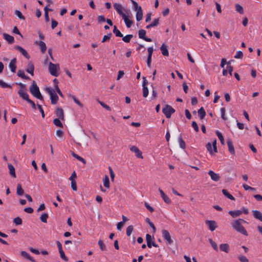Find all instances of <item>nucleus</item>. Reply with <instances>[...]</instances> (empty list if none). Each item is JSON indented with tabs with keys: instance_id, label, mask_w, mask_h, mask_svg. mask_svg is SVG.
I'll use <instances>...</instances> for the list:
<instances>
[{
	"instance_id": "obj_1",
	"label": "nucleus",
	"mask_w": 262,
	"mask_h": 262,
	"mask_svg": "<svg viewBox=\"0 0 262 262\" xmlns=\"http://www.w3.org/2000/svg\"><path fill=\"white\" fill-rule=\"evenodd\" d=\"M30 92L31 94L36 98L40 100H43V98L39 91V88L35 81H33L32 84L30 87Z\"/></svg>"
},
{
	"instance_id": "obj_2",
	"label": "nucleus",
	"mask_w": 262,
	"mask_h": 262,
	"mask_svg": "<svg viewBox=\"0 0 262 262\" xmlns=\"http://www.w3.org/2000/svg\"><path fill=\"white\" fill-rule=\"evenodd\" d=\"M231 225L233 228L235 229L237 232L245 236L248 235V232L245 228L243 226L242 224L239 222V220H237L233 221L231 223Z\"/></svg>"
},
{
	"instance_id": "obj_3",
	"label": "nucleus",
	"mask_w": 262,
	"mask_h": 262,
	"mask_svg": "<svg viewBox=\"0 0 262 262\" xmlns=\"http://www.w3.org/2000/svg\"><path fill=\"white\" fill-rule=\"evenodd\" d=\"M46 91L49 93L51 98V102L52 104H56L58 100V97L54 89L47 88Z\"/></svg>"
},
{
	"instance_id": "obj_4",
	"label": "nucleus",
	"mask_w": 262,
	"mask_h": 262,
	"mask_svg": "<svg viewBox=\"0 0 262 262\" xmlns=\"http://www.w3.org/2000/svg\"><path fill=\"white\" fill-rule=\"evenodd\" d=\"M59 64H54L51 62L49 63V71L50 74L52 76L57 77L58 75L57 73V70H59Z\"/></svg>"
},
{
	"instance_id": "obj_5",
	"label": "nucleus",
	"mask_w": 262,
	"mask_h": 262,
	"mask_svg": "<svg viewBox=\"0 0 262 262\" xmlns=\"http://www.w3.org/2000/svg\"><path fill=\"white\" fill-rule=\"evenodd\" d=\"M162 112L167 118H169L172 114L175 112V110L170 105H166L163 108Z\"/></svg>"
},
{
	"instance_id": "obj_6",
	"label": "nucleus",
	"mask_w": 262,
	"mask_h": 262,
	"mask_svg": "<svg viewBox=\"0 0 262 262\" xmlns=\"http://www.w3.org/2000/svg\"><path fill=\"white\" fill-rule=\"evenodd\" d=\"M206 147L207 150L209 152V153L211 155H213V152H217V147H216V140L214 139L213 140V141L212 142V147H213V150H212V145L210 142H208L207 143Z\"/></svg>"
},
{
	"instance_id": "obj_7",
	"label": "nucleus",
	"mask_w": 262,
	"mask_h": 262,
	"mask_svg": "<svg viewBox=\"0 0 262 262\" xmlns=\"http://www.w3.org/2000/svg\"><path fill=\"white\" fill-rule=\"evenodd\" d=\"M162 233L163 237L168 244L170 245L173 243V241L171 238L170 233L167 230L165 229L162 230Z\"/></svg>"
},
{
	"instance_id": "obj_8",
	"label": "nucleus",
	"mask_w": 262,
	"mask_h": 262,
	"mask_svg": "<svg viewBox=\"0 0 262 262\" xmlns=\"http://www.w3.org/2000/svg\"><path fill=\"white\" fill-rule=\"evenodd\" d=\"M146 241L147 243V246L148 248H151L152 246L155 247H158V245L156 244L155 242L152 241V238L150 234H147L146 235Z\"/></svg>"
},
{
	"instance_id": "obj_9",
	"label": "nucleus",
	"mask_w": 262,
	"mask_h": 262,
	"mask_svg": "<svg viewBox=\"0 0 262 262\" xmlns=\"http://www.w3.org/2000/svg\"><path fill=\"white\" fill-rule=\"evenodd\" d=\"M146 31L143 29H141L138 32L139 37L141 39L144 40L147 42H150L152 41L151 39L146 37Z\"/></svg>"
},
{
	"instance_id": "obj_10",
	"label": "nucleus",
	"mask_w": 262,
	"mask_h": 262,
	"mask_svg": "<svg viewBox=\"0 0 262 262\" xmlns=\"http://www.w3.org/2000/svg\"><path fill=\"white\" fill-rule=\"evenodd\" d=\"M205 223L208 226V228L211 231H213L216 228L217 225L214 221L207 220Z\"/></svg>"
},
{
	"instance_id": "obj_11",
	"label": "nucleus",
	"mask_w": 262,
	"mask_h": 262,
	"mask_svg": "<svg viewBox=\"0 0 262 262\" xmlns=\"http://www.w3.org/2000/svg\"><path fill=\"white\" fill-rule=\"evenodd\" d=\"M14 49H16L19 52H20L21 53V54L28 59L30 58V57L28 52H27V51L24 48H23L19 46H15L14 47Z\"/></svg>"
},
{
	"instance_id": "obj_12",
	"label": "nucleus",
	"mask_w": 262,
	"mask_h": 262,
	"mask_svg": "<svg viewBox=\"0 0 262 262\" xmlns=\"http://www.w3.org/2000/svg\"><path fill=\"white\" fill-rule=\"evenodd\" d=\"M55 114L58 118H60L62 120H64V112L62 108L60 107L56 108Z\"/></svg>"
},
{
	"instance_id": "obj_13",
	"label": "nucleus",
	"mask_w": 262,
	"mask_h": 262,
	"mask_svg": "<svg viewBox=\"0 0 262 262\" xmlns=\"http://www.w3.org/2000/svg\"><path fill=\"white\" fill-rule=\"evenodd\" d=\"M208 174L210 176L212 180L217 182L220 180V176L219 174L215 173L212 170H209L208 171Z\"/></svg>"
},
{
	"instance_id": "obj_14",
	"label": "nucleus",
	"mask_w": 262,
	"mask_h": 262,
	"mask_svg": "<svg viewBox=\"0 0 262 262\" xmlns=\"http://www.w3.org/2000/svg\"><path fill=\"white\" fill-rule=\"evenodd\" d=\"M130 150L136 154V156L139 158H143L142 152L135 146L130 147Z\"/></svg>"
},
{
	"instance_id": "obj_15",
	"label": "nucleus",
	"mask_w": 262,
	"mask_h": 262,
	"mask_svg": "<svg viewBox=\"0 0 262 262\" xmlns=\"http://www.w3.org/2000/svg\"><path fill=\"white\" fill-rule=\"evenodd\" d=\"M16 62H17L16 58H14L10 61V62L9 63V67L11 72L13 73H15L16 72V68H17L16 66Z\"/></svg>"
},
{
	"instance_id": "obj_16",
	"label": "nucleus",
	"mask_w": 262,
	"mask_h": 262,
	"mask_svg": "<svg viewBox=\"0 0 262 262\" xmlns=\"http://www.w3.org/2000/svg\"><path fill=\"white\" fill-rule=\"evenodd\" d=\"M114 7L115 9L117 11L118 13L119 14L120 16L121 17L125 14L122 11V7L121 4L119 3H115L114 4Z\"/></svg>"
},
{
	"instance_id": "obj_17",
	"label": "nucleus",
	"mask_w": 262,
	"mask_h": 262,
	"mask_svg": "<svg viewBox=\"0 0 262 262\" xmlns=\"http://www.w3.org/2000/svg\"><path fill=\"white\" fill-rule=\"evenodd\" d=\"M35 44L39 46L41 52L42 53H45L47 50V47L46 43L42 41H36L35 42Z\"/></svg>"
},
{
	"instance_id": "obj_18",
	"label": "nucleus",
	"mask_w": 262,
	"mask_h": 262,
	"mask_svg": "<svg viewBox=\"0 0 262 262\" xmlns=\"http://www.w3.org/2000/svg\"><path fill=\"white\" fill-rule=\"evenodd\" d=\"M18 94L22 99L27 101V102L30 100L28 94L25 91L23 90H19L18 92Z\"/></svg>"
},
{
	"instance_id": "obj_19",
	"label": "nucleus",
	"mask_w": 262,
	"mask_h": 262,
	"mask_svg": "<svg viewBox=\"0 0 262 262\" xmlns=\"http://www.w3.org/2000/svg\"><path fill=\"white\" fill-rule=\"evenodd\" d=\"M27 72L30 73L31 75H34V66L32 62L28 63L27 68L26 69Z\"/></svg>"
},
{
	"instance_id": "obj_20",
	"label": "nucleus",
	"mask_w": 262,
	"mask_h": 262,
	"mask_svg": "<svg viewBox=\"0 0 262 262\" xmlns=\"http://www.w3.org/2000/svg\"><path fill=\"white\" fill-rule=\"evenodd\" d=\"M227 144L228 147L229 151L233 155H235L234 148L232 143V142L230 139H228L227 141Z\"/></svg>"
},
{
	"instance_id": "obj_21",
	"label": "nucleus",
	"mask_w": 262,
	"mask_h": 262,
	"mask_svg": "<svg viewBox=\"0 0 262 262\" xmlns=\"http://www.w3.org/2000/svg\"><path fill=\"white\" fill-rule=\"evenodd\" d=\"M159 192L161 195L164 201L167 204H170L171 203V200L164 193L163 191L160 188L159 189Z\"/></svg>"
},
{
	"instance_id": "obj_22",
	"label": "nucleus",
	"mask_w": 262,
	"mask_h": 262,
	"mask_svg": "<svg viewBox=\"0 0 262 262\" xmlns=\"http://www.w3.org/2000/svg\"><path fill=\"white\" fill-rule=\"evenodd\" d=\"M136 11L137 12L136 16L137 21H139L142 19L143 17V11L141 7H139V8L136 10Z\"/></svg>"
},
{
	"instance_id": "obj_23",
	"label": "nucleus",
	"mask_w": 262,
	"mask_h": 262,
	"mask_svg": "<svg viewBox=\"0 0 262 262\" xmlns=\"http://www.w3.org/2000/svg\"><path fill=\"white\" fill-rule=\"evenodd\" d=\"M3 37L10 44H12V43H13L14 42V37L8 34H7L6 33H4L3 34Z\"/></svg>"
},
{
	"instance_id": "obj_24",
	"label": "nucleus",
	"mask_w": 262,
	"mask_h": 262,
	"mask_svg": "<svg viewBox=\"0 0 262 262\" xmlns=\"http://www.w3.org/2000/svg\"><path fill=\"white\" fill-rule=\"evenodd\" d=\"M160 50L163 56H168L169 55L167 46L166 45L163 43L160 47Z\"/></svg>"
},
{
	"instance_id": "obj_25",
	"label": "nucleus",
	"mask_w": 262,
	"mask_h": 262,
	"mask_svg": "<svg viewBox=\"0 0 262 262\" xmlns=\"http://www.w3.org/2000/svg\"><path fill=\"white\" fill-rule=\"evenodd\" d=\"M220 249L221 251L228 253L229 252L230 246L228 244H222L220 245Z\"/></svg>"
},
{
	"instance_id": "obj_26",
	"label": "nucleus",
	"mask_w": 262,
	"mask_h": 262,
	"mask_svg": "<svg viewBox=\"0 0 262 262\" xmlns=\"http://www.w3.org/2000/svg\"><path fill=\"white\" fill-rule=\"evenodd\" d=\"M243 213V211L241 210H234L232 211L230 210L228 212V213L232 217H236L237 216H239L242 213Z\"/></svg>"
},
{
	"instance_id": "obj_27",
	"label": "nucleus",
	"mask_w": 262,
	"mask_h": 262,
	"mask_svg": "<svg viewBox=\"0 0 262 262\" xmlns=\"http://www.w3.org/2000/svg\"><path fill=\"white\" fill-rule=\"evenodd\" d=\"M122 17L123 19L127 28H130L133 25V21L128 19V17L125 15V14L123 15Z\"/></svg>"
},
{
	"instance_id": "obj_28",
	"label": "nucleus",
	"mask_w": 262,
	"mask_h": 262,
	"mask_svg": "<svg viewBox=\"0 0 262 262\" xmlns=\"http://www.w3.org/2000/svg\"><path fill=\"white\" fill-rule=\"evenodd\" d=\"M8 167L9 170V173L13 178H16L15 170L12 164L9 163Z\"/></svg>"
},
{
	"instance_id": "obj_29",
	"label": "nucleus",
	"mask_w": 262,
	"mask_h": 262,
	"mask_svg": "<svg viewBox=\"0 0 262 262\" xmlns=\"http://www.w3.org/2000/svg\"><path fill=\"white\" fill-rule=\"evenodd\" d=\"M253 215L255 219L260 220L262 222V213L258 210H253Z\"/></svg>"
},
{
	"instance_id": "obj_30",
	"label": "nucleus",
	"mask_w": 262,
	"mask_h": 262,
	"mask_svg": "<svg viewBox=\"0 0 262 262\" xmlns=\"http://www.w3.org/2000/svg\"><path fill=\"white\" fill-rule=\"evenodd\" d=\"M20 255L21 256L24 257V258L30 260L32 262H35V260L33 259L32 257H31L29 253H28L27 252L25 251H23L20 252Z\"/></svg>"
},
{
	"instance_id": "obj_31",
	"label": "nucleus",
	"mask_w": 262,
	"mask_h": 262,
	"mask_svg": "<svg viewBox=\"0 0 262 262\" xmlns=\"http://www.w3.org/2000/svg\"><path fill=\"white\" fill-rule=\"evenodd\" d=\"M17 75L18 77H20V78H23L24 79H26V80H29V79H30V78L28 76H26L25 75V72L23 70H18V72H17Z\"/></svg>"
},
{
	"instance_id": "obj_32",
	"label": "nucleus",
	"mask_w": 262,
	"mask_h": 262,
	"mask_svg": "<svg viewBox=\"0 0 262 262\" xmlns=\"http://www.w3.org/2000/svg\"><path fill=\"white\" fill-rule=\"evenodd\" d=\"M200 119L202 120L206 116V112L203 107H201L198 111Z\"/></svg>"
},
{
	"instance_id": "obj_33",
	"label": "nucleus",
	"mask_w": 262,
	"mask_h": 262,
	"mask_svg": "<svg viewBox=\"0 0 262 262\" xmlns=\"http://www.w3.org/2000/svg\"><path fill=\"white\" fill-rule=\"evenodd\" d=\"M222 192L225 196H226L227 198H228L230 200H235V198L231 194H230L226 189H223Z\"/></svg>"
},
{
	"instance_id": "obj_34",
	"label": "nucleus",
	"mask_w": 262,
	"mask_h": 262,
	"mask_svg": "<svg viewBox=\"0 0 262 262\" xmlns=\"http://www.w3.org/2000/svg\"><path fill=\"white\" fill-rule=\"evenodd\" d=\"M16 193L19 196H21L24 193V191L20 184L17 185Z\"/></svg>"
},
{
	"instance_id": "obj_35",
	"label": "nucleus",
	"mask_w": 262,
	"mask_h": 262,
	"mask_svg": "<svg viewBox=\"0 0 262 262\" xmlns=\"http://www.w3.org/2000/svg\"><path fill=\"white\" fill-rule=\"evenodd\" d=\"M71 155H72V156L73 157L75 158L76 159H77L79 161L82 162V163H83L84 164L86 163L85 160L83 158H82L80 156H78V155L75 154L74 152H73L72 151H71Z\"/></svg>"
},
{
	"instance_id": "obj_36",
	"label": "nucleus",
	"mask_w": 262,
	"mask_h": 262,
	"mask_svg": "<svg viewBox=\"0 0 262 262\" xmlns=\"http://www.w3.org/2000/svg\"><path fill=\"white\" fill-rule=\"evenodd\" d=\"M215 133H216L217 137L219 138V140H220L221 143L222 145H224L225 144V140H224V138L223 136L222 135V133H220L218 130H216L215 132Z\"/></svg>"
},
{
	"instance_id": "obj_37",
	"label": "nucleus",
	"mask_w": 262,
	"mask_h": 262,
	"mask_svg": "<svg viewBox=\"0 0 262 262\" xmlns=\"http://www.w3.org/2000/svg\"><path fill=\"white\" fill-rule=\"evenodd\" d=\"M235 10L239 13L243 14H244V9L243 7L238 4H236L235 5Z\"/></svg>"
},
{
	"instance_id": "obj_38",
	"label": "nucleus",
	"mask_w": 262,
	"mask_h": 262,
	"mask_svg": "<svg viewBox=\"0 0 262 262\" xmlns=\"http://www.w3.org/2000/svg\"><path fill=\"white\" fill-rule=\"evenodd\" d=\"M113 33L115 34L117 37H123V34L121 33V32L117 29L116 26H114V29L113 31Z\"/></svg>"
},
{
	"instance_id": "obj_39",
	"label": "nucleus",
	"mask_w": 262,
	"mask_h": 262,
	"mask_svg": "<svg viewBox=\"0 0 262 262\" xmlns=\"http://www.w3.org/2000/svg\"><path fill=\"white\" fill-rule=\"evenodd\" d=\"M69 96L70 97H71L72 98V99L73 100V101H74V102L75 103H76L78 105H79L80 107H83V104L82 103H81L80 102V101L78 100L75 96H73V95H70Z\"/></svg>"
},
{
	"instance_id": "obj_40",
	"label": "nucleus",
	"mask_w": 262,
	"mask_h": 262,
	"mask_svg": "<svg viewBox=\"0 0 262 262\" xmlns=\"http://www.w3.org/2000/svg\"><path fill=\"white\" fill-rule=\"evenodd\" d=\"M122 37L123 41L128 43L130 42V39L133 37V35L132 34H128Z\"/></svg>"
},
{
	"instance_id": "obj_41",
	"label": "nucleus",
	"mask_w": 262,
	"mask_h": 262,
	"mask_svg": "<svg viewBox=\"0 0 262 262\" xmlns=\"http://www.w3.org/2000/svg\"><path fill=\"white\" fill-rule=\"evenodd\" d=\"M60 118H55L53 120V123L57 126L63 127V124L60 120Z\"/></svg>"
},
{
	"instance_id": "obj_42",
	"label": "nucleus",
	"mask_w": 262,
	"mask_h": 262,
	"mask_svg": "<svg viewBox=\"0 0 262 262\" xmlns=\"http://www.w3.org/2000/svg\"><path fill=\"white\" fill-rule=\"evenodd\" d=\"M209 243L210 244L211 246L213 248V249L215 251H218V247H217V245L216 243L215 242H214L212 239V238H209Z\"/></svg>"
},
{
	"instance_id": "obj_43",
	"label": "nucleus",
	"mask_w": 262,
	"mask_h": 262,
	"mask_svg": "<svg viewBox=\"0 0 262 262\" xmlns=\"http://www.w3.org/2000/svg\"><path fill=\"white\" fill-rule=\"evenodd\" d=\"M179 142L180 147L182 149H185L186 148V144L184 141L183 140L181 136L179 138Z\"/></svg>"
},
{
	"instance_id": "obj_44",
	"label": "nucleus",
	"mask_w": 262,
	"mask_h": 262,
	"mask_svg": "<svg viewBox=\"0 0 262 262\" xmlns=\"http://www.w3.org/2000/svg\"><path fill=\"white\" fill-rule=\"evenodd\" d=\"M103 185L104 187L109 188L110 187V181L108 177L106 175L105 176V177L103 179Z\"/></svg>"
},
{
	"instance_id": "obj_45",
	"label": "nucleus",
	"mask_w": 262,
	"mask_h": 262,
	"mask_svg": "<svg viewBox=\"0 0 262 262\" xmlns=\"http://www.w3.org/2000/svg\"><path fill=\"white\" fill-rule=\"evenodd\" d=\"M48 218V215L47 213H44L42 214L40 217L41 221L43 223H46L47 222V219Z\"/></svg>"
},
{
	"instance_id": "obj_46",
	"label": "nucleus",
	"mask_w": 262,
	"mask_h": 262,
	"mask_svg": "<svg viewBox=\"0 0 262 262\" xmlns=\"http://www.w3.org/2000/svg\"><path fill=\"white\" fill-rule=\"evenodd\" d=\"M14 14L15 15H16L17 16V17L20 19H21V20H25V16L22 14V13H21V12L20 11L17 10H15Z\"/></svg>"
},
{
	"instance_id": "obj_47",
	"label": "nucleus",
	"mask_w": 262,
	"mask_h": 262,
	"mask_svg": "<svg viewBox=\"0 0 262 262\" xmlns=\"http://www.w3.org/2000/svg\"><path fill=\"white\" fill-rule=\"evenodd\" d=\"M0 86L2 88H12V86L10 84L4 82L2 80H1V79H0Z\"/></svg>"
},
{
	"instance_id": "obj_48",
	"label": "nucleus",
	"mask_w": 262,
	"mask_h": 262,
	"mask_svg": "<svg viewBox=\"0 0 262 262\" xmlns=\"http://www.w3.org/2000/svg\"><path fill=\"white\" fill-rule=\"evenodd\" d=\"M98 245L100 247V249L102 251L106 250V246L105 244L103 243V241L101 239H99L98 243Z\"/></svg>"
},
{
	"instance_id": "obj_49",
	"label": "nucleus",
	"mask_w": 262,
	"mask_h": 262,
	"mask_svg": "<svg viewBox=\"0 0 262 262\" xmlns=\"http://www.w3.org/2000/svg\"><path fill=\"white\" fill-rule=\"evenodd\" d=\"M133 229H134V227H133V226H132V225H130L127 227L126 231L127 236H129L130 235V234H132V233L133 231Z\"/></svg>"
},
{
	"instance_id": "obj_50",
	"label": "nucleus",
	"mask_w": 262,
	"mask_h": 262,
	"mask_svg": "<svg viewBox=\"0 0 262 262\" xmlns=\"http://www.w3.org/2000/svg\"><path fill=\"white\" fill-rule=\"evenodd\" d=\"M227 66L226 69H227V71H228L230 76H232V71H233V67H232L230 65V62H227Z\"/></svg>"
},
{
	"instance_id": "obj_51",
	"label": "nucleus",
	"mask_w": 262,
	"mask_h": 262,
	"mask_svg": "<svg viewBox=\"0 0 262 262\" xmlns=\"http://www.w3.org/2000/svg\"><path fill=\"white\" fill-rule=\"evenodd\" d=\"M148 95V88L146 86H144V87H143V96L144 98H146L147 97Z\"/></svg>"
},
{
	"instance_id": "obj_52",
	"label": "nucleus",
	"mask_w": 262,
	"mask_h": 262,
	"mask_svg": "<svg viewBox=\"0 0 262 262\" xmlns=\"http://www.w3.org/2000/svg\"><path fill=\"white\" fill-rule=\"evenodd\" d=\"M59 253L60 254V257L63 259L64 260V261H68L69 259L64 254V253L62 250L61 251H59Z\"/></svg>"
},
{
	"instance_id": "obj_53",
	"label": "nucleus",
	"mask_w": 262,
	"mask_h": 262,
	"mask_svg": "<svg viewBox=\"0 0 262 262\" xmlns=\"http://www.w3.org/2000/svg\"><path fill=\"white\" fill-rule=\"evenodd\" d=\"M13 222L16 225H20L22 224V220L19 217H17L14 219Z\"/></svg>"
},
{
	"instance_id": "obj_54",
	"label": "nucleus",
	"mask_w": 262,
	"mask_h": 262,
	"mask_svg": "<svg viewBox=\"0 0 262 262\" xmlns=\"http://www.w3.org/2000/svg\"><path fill=\"white\" fill-rule=\"evenodd\" d=\"M243 52L241 51H238L236 53L234 57L235 58L242 59L243 58Z\"/></svg>"
},
{
	"instance_id": "obj_55",
	"label": "nucleus",
	"mask_w": 262,
	"mask_h": 262,
	"mask_svg": "<svg viewBox=\"0 0 262 262\" xmlns=\"http://www.w3.org/2000/svg\"><path fill=\"white\" fill-rule=\"evenodd\" d=\"M159 24V18H156L154 20V21L151 23L150 24V26H151V27H155V26H157V25H158V24Z\"/></svg>"
},
{
	"instance_id": "obj_56",
	"label": "nucleus",
	"mask_w": 262,
	"mask_h": 262,
	"mask_svg": "<svg viewBox=\"0 0 262 262\" xmlns=\"http://www.w3.org/2000/svg\"><path fill=\"white\" fill-rule=\"evenodd\" d=\"M97 20L99 23L105 22L106 19L103 15H99L97 17Z\"/></svg>"
},
{
	"instance_id": "obj_57",
	"label": "nucleus",
	"mask_w": 262,
	"mask_h": 262,
	"mask_svg": "<svg viewBox=\"0 0 262 262\" xmlns=\"http://www.w3.org/2000/svg\"><path fill=\"white\" fill-rule=\"evenodd\" d=\"M243 187L245 190H250L252 191L255 190V189L254 188L251 187L247 184H243Z\"/></svg>"
},
{
	"instance_id": "obj_58",
	"label": "nucleus",
	"mask_w": 262,
	"mask_h": 262,
	"mask_svg": "<svg viewBox=\"0 0 262 262\" xmlns=\"http://www.w3.org/2000/svg\"><path fill=\"white\" fill-rule=\"evenodd\" d=\"M37 106L39 111V112L41 113V117L43 118H45V115L43 111V110L41 106L38 104H37Z\"/></svg>"
},
{
	"instance_id": "obj_59",
	"label": "nucleus",
	"mask_w": 262,
	"mask_h": 262,
	"mask_svg": "<svg viewBox=\"0 0 262 262\" xmlns=\"http://www.w3.org/2000/svg\"><path fill=\"white\" fill-rule=\"evenodd\" d=\"M71 188L74 191L77 190V185H76V182L75 180H72L71 181Z\"/></svg>"
},
{
	"instance_id": "obj_60",
	"label": "nucleus",
	"mask_w": 262,
	"mask_h": 262,
	"mask_svg": "<svg viewBox=\"0 0 262 262\" xmlns=\"http://www.w3.org/2000/svg\"><path fill=\"white\" fill-rule=\"evenodd\" d=\"M192 126L196 132H198L199 131V128L198 124L195 121H193L192 122Z\"/></svg>"
},
{
	"instance_id": "obj_61",
	"label": "nucleus",
	"mask_w": 262,
	"mask_h": 262,
	"mask_svg": "<svg viewBox=\"0 0 262 262\" xmlns=\"http://www.w3.org/2000/svg\"><path fill=\"white\" fill-rule=\"evenodd\" d=\"M132 1V3L133 4V9L135 11L137 10L138 9V8H139V6H138V3L134 1V0H131Z\"/></svg>"
},
{
	"instance_id": "obj_62",
	"label": "nucleus",
	"mask_w": 262,
	"mask_h": 262,
	"mask_svg": "<svg viewBox=\"0 0 262 262\" xmlns=\"http://www.w3.org/2000/svg\"><path fill=\"white\" fill-rule=\"evenodd\" d=\"M238 259L241 262H249L248 259L245 256H240Z\"/></svg>"
},
{
	"instance_id": "obj_63",
	"label": "nucleus",
	"mask_w": 262,
	"mask_h": 262,
	"mask_svg": "<svg viewBox=\"0 0 262 262\" xmlns=\"http://www.w3.org/2000/svg\"><path fill=\"white\" fill-rule=\"evenodd\" d=\"M51 28L52 29H54L56 28L58 25V23L54 19H51Z\"/></svg>"
},
{
	"instance_id": "obj_64",
	"label": "nucleus",
	"mask_w": 262,
	"mask_h": 262,
	"mask_svg": "<svg viewBox=\"0 0 262 262\" xmlns=\"http://www.w3.org/2000/svg\"><path fill=\"white\" fill-rule=\"evenodd\" d=\"M110 173V177L112 181H113L115 178V173L112 169V168L111 167H108Z\"/></svg>"
}]
</instances>
